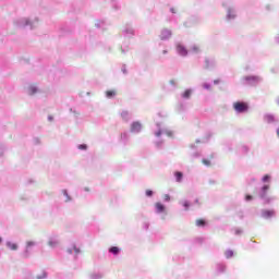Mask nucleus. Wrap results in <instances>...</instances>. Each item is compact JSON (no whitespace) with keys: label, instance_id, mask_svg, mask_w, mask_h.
<instances>
[{"label":"nucleus","instance_id":"17","mask_svg":"<svg viewBox=\"0 0 279 279\" xmlns=\"http://www.w3.org/2000/svg\"><path fill=\"white\" fill-rule=\"evenodd\" d=\"M202 162H203V165H205L206 167H210V160H208V159H203Z\"/></svg>","mask_w":279,"mask_h":279},{"label":"nucleus","instance_id":"33","mask_svg":"<svg viewBox=\"0 0 279 279\" xmlns=\"http://www.w3.org/2000/svg\"><path fill=\"white\" fill-rule=\"evenodd\" d=\"M215 84H218V82H217V81H215Z\"/></svg>","mask_w":279,"mask_h":279},{"label":"nucleus","instance_id":"22","mask_svg":"<svg viewBox=\"0 0 279 279\" xmlns=\"http://www.w3.org/2000/svg\"><path fill=\"white\" fill-rule=\"evenodd\" d=\"M48 245H50V247H53V245H58V242L49 241V242H48Z\"/></svg>","mask_w":279,"mask_h":279},{"label":"nucleus","instance_id":"8","mask_svg":"<svg viewBox=\"0 0 279 279\" xmlns=\"http://www.w3.org/2000/svg\"><path fill=\"white\" fill-rule=\"evenodd\" d=\"M195 223L197 228H204L206 226V220L199 218V219H196Z\"/></svg>","mask_w":279,"mask_h":279},{"label":"nucleus","instance_id":"11","mask_svg":"<svg viewBox=\"0 0 279 279\" xmlns=\"http://www.w3.org/2000/svg\"><path fill=\"white\" fill-rule=\"evenodd\" d=\"M192 93H193V92H192L191 89H186V90L182 94L183 99H190Z\"/></svg>","mask_w":279,"mask_h":279},{"label":"nucleus","instance_id":"30","mask_svg":"<svg viewBox=\"0 0 279 279\" xmlns=\"http://www.w3.org/2000/svg\"><path fill=\"white\" fill-rule=\"evenodd\" d=\"M49 120H50V121H52V120H53V118H52V117H49Z\"/></svg>","mask_w":279,"mask_h":279},{"label":"nucleus","instance_id":"2","mask_svg":"<svg viewBox=\"0 0 279 279\" xmlns=\"http://www.w3.org/2000/svg\"><path fill=\"white\" fill-rule=\"evenodd\" d=\"M143 130V124L141 122H133L131 124V132H133V134H138V132H142Z\"/></svg>","mask_w":279,"mask_h":279},{"label":"nucleus","instance_id":"27","mask_svg":"<svg viewBox=\"0 0 279 279\" xmlns=\"http://www.w3.org/2000/svg\"><path fill=\"white\" fill-rule=\"evenodd\" d=\"M74 252H75V254H80V248L74 247Z\"/></svg>","mask_w":279,"mask_h":279},{"label":"nucleus","instance_id":"26","mask_svg":"<svg viewBox=\"0 0 279 279\" xmlns=\"http://www.w3.org/2000/svg\"><path fill=\"white\" fill-rule=\"evenodd\" d=\"M245 199L246 202H250V199H252V195H246Z\"/></svg>","mask_w":279,"mask_h":279},{"label":"nucleus","instance_id":"9","mask_svg":"<svg viewBox=\"0 0 279 279\" xmlns=\"http://www.w3.org/2000/svg\"><path fill=\"white\" fill-rule=\"evenodd\" d=\"M174 178L177 179V182H182V178H184V174L180 171L174 172Z\"/></svg>","mask_w":279,"mask_h":279},{"label":"nucleus","instance_id":"20","mask_svg":"<svg viewBox=\"0 0 279 279\" xmlns=\"http://www.w3.org/2000/svg\"><path fill=\"white\" fill-rule=\"evenodd\" d=\"M87 148H88V146H86V144L78 145V149H87Z\"/></svg>","mask_w":279,"mask_h":279},{"label":"nucleus","instance_id":"1","mask_svg":"<svg viewBox=\"0 0 279 279\" xmlns=\"http://www.w3.org/2000/svg\"><path fill=\"white\" fill-rule=\"evenodd\" d=\"M233 110H235V112H247V110H250V105H247V102H241V101H236L233 104Z\"/></svg>","mask_w":279,"mask_h":279},{"label":"nucleus","instance_id":"32","mask_svg":"<svg viewBox=\"0 0 279 279\" xmlns=\"http://www.w3.org/2000/svg\"><path fill=\"white\" fill-rule=\"evenodd\" d=\"M205 88H209V86H208V85H206V86H205Z\"/></svg>","mask_w":279,"mask_h":279},{"label":"nucleus","instance_id":"16","mask_svg":"<svg viewBox=\"0 0 279 279\" xmlns=\"http://www.w3.org/2000/svg\"><path fill=\"white\" fill-rule=\"evenodd\" d=\"M182 206L185 207V210H189L191 204L187 201H185V202L182 203Z\"/></svg>","mask_w":279,"mask_h":279},{"label":"nucleus","instance_id":"5","mask_svg":"<svg viewBox=\"0 0 279 279\" xmlns=\"http://www.w3.org/2000/svg\"><path fill=\"white\" fill-rule=\"evenodd\" d=\"M169 37H171V31H169V29H163V31L161 32V39H162V40H167V38H169Z\"/></svg>","mask_w":279,"mask_h":279},{"label":"nucleus","instance_id":"24","mask_svg":"<svg viewBox=\"0 0 279 279\" xmlns=\"http://www.w3.org/2000/svg\"><path fill=\"white\" fill-rule=\"evenodd\" d=\"M34 245H36L35 242H32V241L27 242V247H32V246H34Z\"/></svg>","mask_w":279,"mask_h":279},{"label":"nucleus","instance_id":"31","mask_svg":"<svg viewBox=\"0 0 279 279\" xmlns=\"http://www.w3.org/2000/svg\"><path fill=\"white\" fill-rule=\"evenodd\" d=\"M3 242V239L2 238H0V243H2Z\"/></svg>","mask_w":279,"mask_h":279},{"label":"nucleus","instance_id":"15","mask_svg":"<svg viewBox=\"0 0 279 279\" xmlns=\"http://www.w3.org/2000/svg\"><path fill=\"white\" fill-rule=\"evenodd\" d=\"M109 252H110L111 254L117 255V254H119L120 250H119V247H117V246H112V247L109 248Z\"/></svg>","mask_w":279,"mask_h":279},{"label":"nucleus","instance_id":"25","mask_svg":"<svg viewBox=\"0 0 279 279\" xmlns=\"http://www.w3.org/2000/svg\"><path fill=\"white\" fill-rule=\"evenodd\" d=\"M29 90H31V95H34V93H36L37 89H36V87H31Z\"/></svg>","mask_w":279,"mask_h":279},{"label":"nucleus","instance_id":"4","mask_svg":"<svg viewBox=\"0 0 279 279\" xmlns=\"http://www.w3.org/2000/svg\"><path fill=\"white\" fill-rule=\"evenodd\" d=\"M274 215H276L274 210L265 209L262 211V217H264V219H269L270 217H274Z\"/></svg>","mask_w":279,"mask_h":279},{"label":"nucleus","instance_id":"13","mask_svg":"<svg viewBox=\"0 0 279 279\" xmlns=\"http://www.w3.org/2000/svg\"><path fill=\"white\" fill-rule=\"evenodd\" d=\"M225 256H226V258H232V256H234V251H232V250H227V251L225 252Z\"/></svg>","mask_w":279,"mask_h":279},{"label":"nucleus","instance_id":"10","mask_svg":"<svg viewBox=\"0 0 279 279\" xmlns=\"http://www.w3.org/2000/svg\"><path fill=\"white\" fill-rule=\"evenodd\" d=\"M268 191H269V185H264V186L262 187L260 197H266Z\"/></svg>","mask_w":279,"mask_h":279},{"label":"nucleus","instance_id":"29","mask_svg":"<svg viewBox=\"0 0 279 279\" xmlns=\"http://www.w3.org/2000/svg\"><path fill=\"white\" fill-rule=\"evenodd\" d=\"M195 204H199V198H196V199H195Z\"/></svg>","mask_w":279,"mask_h":279},{"label":"nucleus","instance_id":"21","mask_svg":"<svg viewBox=\"0 0 279 279\" xmlns=\"http://www.w3.org/2000/svg\"><path fill=\"white\" fill-rule=\"evenodd\" d=\"M269 178H270L269 174H265L263 178V182H268Z\"/></svg>","mask_w":279,"mask_h":279},{"label":"nucleus","instance_id":"3","mask_svg":"<svg viewBox=\"0 0 279 279\" xmlns=\"http://www.w3.org/2000/svg\"><path fill=\"white\" fill-rule=\"evenodd\" d=\"M177 51L180 56H187L189 51L186 50V48L182 45H177Z\"/></svg>","mask_w":279,"mask_h":279},{"label":"nucleus","instance_id":"12","mask_svg":"<svg viewBox=\"0 0 279 279\" xmlns=\"http://www.w3.org/2000/svg\"><path fill=\"white\" fill-rule=\"evenodd\" d=\"M155 207L157 208V211L165 213V205L161 203H156Z\"/></svg>","mask_w":279,"mask_h":279},{"label":"nucleus","instance_id":"14","mask_svg":"<svg viewBox=\"0 0 279 279\" xmlns=\"http://www.w3.org/2000/svg\"><path fill=\"white\" fill-rule=\"evenodd\" d=\"M106 95H107V97L110 99V98H112V97H114V95H117V92L116 90H107L106 92Z\"/></svg>","mask_w":279,"mask_h":279},{"label":"nucleus","instance_id":"6","mask_svg":"<svg viewBox=\"0 0 279 279\" xmlns=\"http://www.w3.org/2000/svg\"><path fill=\"white\" fill-rule=\"evenodd\" d=\"M245 80L246 82H253V84L260 82V78L258 76H246Z\"/></svg>","mask_w":279,"mask_h":279},{"label":"nucleus","instance_id":"19","mask_svg":"<svg viewBox=\"0 0 279 279\" xmlns=\"http://www.w3.org/2000/svg\"><path fill=\"white\" fill-rule=\"evenodd\" d=\"M146 195L147 197H151V195H154V192L151 190H147Z\"/></svg>","mask_w":279,"mask_h":279},{"label":"nucleus","instance_id":"28","mask_svg":"<svg viewBox=\"0 0 279 279\" xmlns=\"http://www.w3.org/2000/svg\"><path fill=\"white\" fill-rule=\"evenodd\" d=\"M122 117H128V111L123 112Z\"/></svg>","mask_w":279,"mask_h":279},{"label":"nucleus","instance_id":"7","mask_svg":"<svg viewBox=\"0 0 279 279\" xmlns=\"http://www.w3.org/2000/svg\"><path fill=\"white\" fill-rule=\"evenodd\" d=\"M7 247L12 250L13 252H16V250H19V245L16 243H12V242H7Z\"/></svg>","mask_w":279,"mask_h":279},{"label":"nucleus","instance_id":"23","mask_svg":"<svg viewBox=\"0 0 279 279\" xmlns=\"http://www.w3.org/2000/svg\"><path fill=\"white\" fill-rule=\"evenodd\" d=\"M267 121L271 122L274 121V116H266Z\"/></svg>","mask_w":279,"mask_h":279},{"label":"nucleus","instance_id":"18","mask_svg":"<svg viewBox=\"0 0 279 279\" xmlns=\"http://www.w3.org/2000/svg\"><path fill=\"white\" fill-rule=\"evenodd\" d=\"M163 199H165V202H170L171 201V196L169 194H165L163 195Z\"/></svg>","mask_w":279,"mask_h":279}]
</instances>
